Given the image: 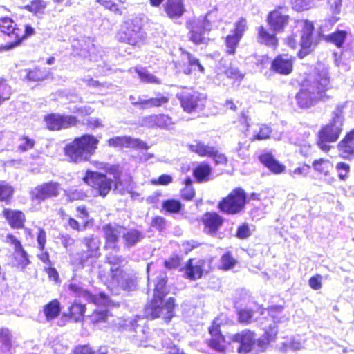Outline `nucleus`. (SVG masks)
Wrapping results in <instances>:
<instances>
[{"label": "nucleus", "instance_id": "obj_1", "mask_svg": "<svg viewBox=\"0 0 354 354\" xmlns=\"http://www.w3.org/2000/svg\"><path fill=\"white\" fill-rule=\"evenodd\" d=\"M328 70L323 65L315 68V72L304 82L295 96L297 105L302 109L309 108L317 102H326L333 97Z\"/></svg>", "mask_w": 354, "mask_h": 354}, {"label": "nucleus", "instance_id": "obj_2", "mask_svg": "<svg viewBox=\"0 0 354 354\" xmlns=\"http://www.w3.org/2000/svg\"><path fill=\"white\" fill-rule=\"evenodd\" d=\"M153 283V297L145 308V316L151 319L160 317L166 322H169L174 317L175 304L174 299L172 297H169L165 302L163 301L169 292L167 286V273L160 271Z\"/></svg>", "mask_w": 354, "mask_h": 354}, {"label": "nucleus", "instance_id": "obj_3", "mask_svg": "<svg viewBox=\"0 0 354 354\" xmlns=\"http://www.w3.org/2000/svg\"><path fill=\"white\" fill-rule=\"evenodd\" d=\"M346 102L337 104L332 112V120L329 124L319 132L317 145L324 151H328L330 146L328 143L335 142L339 137L344 124V109Z\"/></svg>", "mask_w": 354, "mask_h": 354}, {"label": "nucleus", "instance_id": "obj_4", "mask_svg": "<svg viewBox=\"0 0 354 354\" xmlns=\"http://www.w3.org/2000/svg\"><path fill=\"white\" fill-rule=\"evenodd\" d=\"M98 143L99 140L93 135L84 134L65 146V155L73 162L88 160L95 153Z\"/></svg>", "mask_w": 354, "mask_h": 354}, {"label": "nucleus", "instance_id": "obj_5", "mask_svg": "<svg viewBox=\"0 0 354 354\" xmlns=\"http://www.w3.org/2000/svg\"><path fill=\"white\" fill-rule=\"evenodd\" d=\"M82 244L86 248L71 257V263L77 269H82L91 266L100 256V239L94 235L84 237L80 240Z\"/></svg>", "mask_w": 354, "mask_h": 354}, {"label": "nucleus", "instance_id": "obj_6", "mask_svg": "<svg viewBox=\"0 0 354 354\" xmlns=\"http://www.w3.org/2000/svg\"><path fill=\"white\" fill-rule=\"evenodd\" d=\"M217 11H209L205 16L189 19L186 23L189 30V39L195 44H205L208 39L206 33L211 30V22L216 18Z\"/></svg>", "mask_w": 354, "mask_h": 354}, {"label": "nucleus", "instance_id": "obj_7", "mask_svg": "<svg viewBox=\"0 0 354 354\" xmlns=\"http://www.w3.org/2000/svg\"><path fill=\"white\" fill-rule=\"evenodd\" d=\"M302 30L298 41L297 35H292L286 39V44L292 48L296 49L298 46L300 50L298 52V56L302 59L310 54L316 46V42L313 37L314 26L309 21L301 22Z\"/></svg>", "mask_w": 354, "mask_h": 354}, {"label": "nucleus", "instance_id": "obj_8", "mask_svg": "<svg viewBox=\"0 0 354 354\" xmlns=\"http://www.w3.org/2000/svg\"><path fill=\"white\" fill-rule=\"evenodd\" d=\"M106 262L112 266L110 269L112 273V279L119 287L128 291L133 290L135 288L136 285L133 279L129 274L121 269L125 262L122 256L109 253L106 255Z\"/></svg>", "mask_w": 354, "mask_h": 354}, {"label": "nucleus", "instance_id": "obj_9", "mask_svg": "<svg viewBox=\"0 0 354 354\" xmlns=\"http://www.w3.org/2000/svg\"><path fill=\"white\" fill-rule=\"evenodd\" d=\"M247 195L242 188L234 189L218 204L221 212L227 214H238L243 212L246 204Z\"/></svg>", "mask_w": 354, "mask_h": 354}, {"label": "nucleus", "instance_id": "obj_10", "mask_svg": "<svg viewBox=\"0 0 354 354\" xmlns=\"http://www.w3.org/2000/svg\"><path fill=\"white\" fill-rule=\"evenodd\" d=\"M181 107L187 113L201 111L206 102V96L194 90H185L177 94Z\"/></svg>", "mask_w": 354, "mask_h": 354}, {"label": "nucleus", "instance_id": "obj_11", "mask_svg": "<svg viewBox=\"0 0 354 354\" xmlns=\"http://www.w3.org/2000/svg\"><path fill=\"white\" fill-rule=\"evenodd\" d=\"M83 180L103 197L106 196L112 188V180L102 173L88 171Z\"/></svg>", "mask_w": 354, "mask_h": 354}, {"label": "nucleus", "instance_id": "obj_12", "mask_svg": "<svg viewBox=\"0 0 354 354\" xmlns=\"http://www.w3.org/2000/svg\"><path fill=\"white\" fill-rule=\"evenodd\" d=\"M129 100L132 105L145 110L165 106L168 104L169 98L162 93H157L156 97L150 98H147L146 95H139L138 97L130 95Z\"/></svg>", "mask_w": 354, "mask_h": 354}, {"label": "nucleus", "instance_id": "obj_13", "mask_svg": "<svg viewBox=\"0 0 354 354\" xmlns=\"http://www.w3.org/2000/svg\"><path fill=\"white\" fill-rule=\"evenodd\" d=\"M68 289L74 296L83 298L97 306H107L109 304V298L104 293L100 292L98 295H93L76 283H70Z\"/></svg>", "mask_w": 354, "mask_h": 354}, {"label": "nucleus", "instance_id": "obj_14", "mask_svg": "<svg viewBox=\"0 0 354 354\" xmlns=\"http://www.w3.org/2000/svg\"><path fill=\"white\" fill-rule=\"evenodd\" d=\"M140 30L141 26L138 22L127 21L118 33V39L131 45H136L142 36Z\"/></svg>", "mask_w": 354, "mask_h": 354}, {"label": "nucleus", "instance_id": "obj_15", "mask_svg": "<svg viewBox=\"0 0 354 354\" xmlns=\"http://www.w3.org/2000/svg\"><path fill=\"white\" fill-rule=\"evenodd\" d=\"M47 127L50 130H59L76 125L77 118L73 115H62L51 113L45 118Z\"/></svg>", "mask_w": 354, "mask_h": 354}, {"label": "nucleus", "instance_id": "obj_16", "mask_svg": "<svg viewBox=\"0 0 354 354\" xmlns=\"http://www.w3.org/2000/svg\"><path fill=\"white\" fill-rule=\"evenodd\" d=\"M289 15L284 12V8H278L270 12L267 21L270 29L275 33L281 32L289 21Z\"/></svg>", "mask_w": 354, "mask_h": 354}, {"label": "nucleus", "instance_id": "obj_17", "mask_svg": "<svg viewBox=\"0 0 354 354\" xmlns=\"http://www.w3.org/2000/svg\"><path fill=\"white\" fill-rule=\"evenodd\" d=\"M102 230L106 240L105 247L119 251L118 243L120 236H122L123 227L115 223H109L104 225Z\"/></svg>", "mask_w": 354, "mask_h": 354}, {"label": "nucleus", "instance_id": "obj_18", "mask_svg": "<svg viewBox=\"0 0 354 354\" xmlns=\"http://www.w3.org/2000/svg\"><path fill=\"white\" fill-rule=\"evenodd\" d=\"M241 119L247 126L246 136H249L250 129L252 130V134L249 138L250 142L266 140L270 137L272 132L270 127L263 124H256L250 127L248 124V118L243 113H242Z\"/></svg>", "mask_w": 354, "mask_h": 354}, {"label": "nucleus", "instance_id": "obj_19", "mask_svg": "<svg viewBox=\"0 0 354 354\" xmlns=\"http://www.w3.org/2000/svg\"><path fill=\"white\" fill-rule=\"evenodd\" d=\"M234 342L239 344L237 351L240 354H245L250 352L255 342L254 333L249 330H244L234 335L232 337Z\"/></svg>", "mask_w": 354, "mask_h": 354}, {"label": "nucleus", "instance_id": "obj_20", "mask_svg": "<svg viewBox=\"0 0 354 354\" xmlns=\"http://www.w3.org/2000/svg\"><path fill=\"white\" fill-rule=\"evenodd\" d=\"M60 185L56 182H48L37 186L33 191L35 198L39 201H45L57 197L59 194Z\"/></svg>", "mask_w": 354, "mask_h": 354}, {"label": "nucleus", "instance_id": "obj_21", "mask_svg": "<svg viewBox=\"0 0 354 354\" xmlns=\"http://www.w3.org/2000/svg\"><path fill=\"white\" fill-rule=\"evenodd\" d=\"M201 221L205 225L204 232L214 236L222 226L223 218L216 212H207L203 216Z\"/></svg>", "mask_w": 354, "mask_h": 354}, {"label": "nucleus", "instance_id": "obj_22", "mask_svg": "<svg viewBox=\"0 0 354 354\" xmlns=\"http://www.w3.org/2000/svg\"><path fill=\"white\" fill-rule=\"evenodd\" d=\"M110 147H132L142 149H147L148 145L146 142L138 138H132L129 136H116L108 140Z\"/></svg>", "mask_w": 354, "mask_h": 354}, {"label": "nucleus", "instance_id": "obj_23", "mask_svg": "<svg viewBox=\"0 0 354 354\" xmlns=\"http://www.w3.org/2000/svg\"><path fill=\"white\" fill-rule=\"evenodd\" d=\"M143 324H145L144 317L136 315L124 319L123 328L126 330L135 332L136 334L133 335V339L136 341H141L145 333Z\"/></svg>", "mask_w": 354, "mask_h": 354}, {"label": "nucleus", "instance_id": "obj_24", "mask_svg": "<svg viewBox=\"0 0 354 354\" xmlns=\"http://www.w3.org/2000/svg\"><path fill=\"white\" fill-rule=\"evenodd\" d=\"M294 58L288 55H279L272 62L271 68L281 75H288L292 71Z\"/></svg>", "mask_w": 354, "mask_h": 354}, {"label": "nucleus", "instance_id": "obj_25", "mask_svg": "<svg viewBox=\"0 0 354 354\" xmlns=\"http://www.w3.org/2000/svg\"><path fill=\"white\" fill-rule=\"evenodd\" d=\"M20 31L15 29V21L8 17L0 19V38L8 41L7 44L10 41V38H19Z\"/></svg>", "mask_w": 354, "mask_h": 354}, {"label": "nucleus", "instance_id": "obj_26", "mask_svg": "<svg viewBox=\"0 0 354 354\" xmlns=\"http://www.w3.org/2000/svg\"><path fill=\"white\" fill-rule=\"evenodd\" d=\"M163 8L167 16L171 19L181 17L185 12L183 0H167Z\"/></svg>", "mask_w": 354, "mask_h": 354}, {"label": "nucleus", "instance_id": "obj_27", "mask_svg": "<svg viewBox=\"0 0 354 354\" xmlns=\"http://www.w3.org/2000/svg\"><path fill=\"white\" fill-rule=\"evenodd\" d=\"M145 238L143 232L135 228L127 229L123 227L122 240L124 247L131 248L136 245Z\"/></svg>", "mask_w": 354, "mask_h": 354}, {"label": "nucleus", "instance_id": "obj_28", "mask_svg": "<svg viewBox=\"0 0 354 354\" xmlns=\"http://www.w3.org/2000/svg\"><path fill=\"white\" fill-rule=\"evenodd\" d=\"M209 332L212 336L209 342V346L217 351H223L224 337L221 335L219 324H217L216 320H214L212 326L209 328Z\"/></svg>", "mask_w": 354, "mask_h": 354}, {"label": "nucleus", "instance_id": "obj_29", "mask_svg": "<svg viewBox=\"0 0 354 354\" xmlns=\"http://www.w3.org/2000/svg\"><path fill=\"white\" fill-rule=\"evenodd\" d=\"M3 215L12 228H21L24 227L25 216L22 212L4 209Z\"/></svg>", "mask_w": 354, "mask_h": 354}, {"label": "nucleus", "instance_id": "obj_30", "mask_svg": "<svg viewBox=\"0 0 354 354\" xmlns=\"http://www.w3.org/2000/svg\"><path fill=\"white\" fill-rule=\"evenodd\" d=\"M338 148L341 156L344 158L354 153V129L338 144Z\"/></svg>", "mask_w": 354, "mask_h": 354}, {"label": "nucleus", "instance_id": "obj_31", "mask_svg": "<svg viewBox=\"0 0 354 354\" xmlns=\"http://www.w3.org/2000/svg\"><path fill=\"white\" fill-rule=\"evenodd\" d=\"M15 29L20 31V36L19 38H10V41L8 44H6L3 47L6 50H10L13 48L19 46L21 41L26 38L30 37L35 34V29L30 25H26L25 30H23L17 26V24L15 22Z\"/></svg>", "mask_w": 354, "mask_h": 354}, {"label": "nucleus", "instance_id": "obj_32", "mask_svg": "<svg viewBox=\"0 0 354 354\" xmlns=\"http://www.w3.org/2000/svg\"><path fill=\"white\" fill-rule=\"evenodd\" d=\"M250 141L246 139L239 140L230 150L233 158L246 160L250 156Z\"/></svg>", "mask_w": 354, "mask_h": 354}, {"label": "nucleus", "instance_id": "obj_33", "mask_svg": "<svg viewBox=\"0 0 354 354\" xmlns=\"http://www.w3.org/2000/svg\"><path fill=\"white\" fill-rule=\"evenodd\" d=\"M212 169L205 162H201L193 169V176L198 183L207 182L211 180Z\"/></svg>", "mask_w": 354, "mask_h": 354}, {"label": "nucleus", "instance_id": "obj_34", "mask_svg": "<svg viewBox=\"0 0 354 354\" xmlns=\"http://www.w3.org/2000/svg\"><path fill=\"white\" fill-rule=\"evenodd\" d=\"M204 261H194L189 259L186 266L185 274L187 278L192 280H196L201 278L203 275V266Z\"/></svg>", "mask_w": 354, "mask_h": 354}, {"label": "nucleus", "instance_id": "obj_35", "mask_svg": "<svg viewBox=\"0 0 354 354\" xmlns=\"http://www.w3.org/2000/svg\"><path fill=\"white\" fill-rule=\"evenodd\" d=\"M261 163L275 174L283 171L285 167L276 160L270 153H265L259 157Z\"/></svg>", "mask_w": 354, "mask_h": 354}, {"label": "nucleus", "instance_id": "obj_36", "mask_svg": "<svg viewBox=\"0 0 354 354\" xmlns=\"http://www.w3.org/2000/svg\"><path fill=\"white\" fill-rule=\"evenodd\" d=\"M85 306L84 304L75 302L73 305H71L69 308V314L63 313L62 320L64 319H66L68 317L72 318L74 322H77L81 320L84 313L85 311Z\"/></svg>", "mask_w": 354, "mask_h": 354}, {"label": "nucleus", "instance_id": "obj_37", "mask_svg": "<svg viewBox=\"0 0 354 354\" xmlns=\"http://www.w3.org/2000/svg\"><path fill=\"white\" fill-rule=\"evenodd\" d=\"M60 311V303L57 299L52 300L44 307V313L48 322L55 319Z\"/></svg>", "mask_w": 354, "mask_h": 354}, {"label": "nucleus", "instance_id": "obj_38", "mask_svg": "<svg viewBox=\"0 0 354 354\" xmlns=\"http://www.w3.org/2000/svg\"><path fill=\"white\" fill-rule=\"evenodd\" d=\"M183 59L187 61L189 63V67L185 68L183 70V73L186 75H189L191 73L192 68L194 69L197 68L200 72L202 73H204L205 68L201 64L199 60L194 57L192 54H190L188 52H183Z\"/></svg>", "mask_w": 354, "mask_h": 354}, {"label": "nucleus", "instance_id": "obj_39", "mask_svg": "<svg viewBox=\"0 0 354 354\" xmlns=\"http://www.w3.org/2000/svg\"><path fill=\"white\" fill-rule=\"evenodd\" d=\"M258 41L271 47H275L277 45V39L275 35L270 33L263 26L259 28Z\"/></svg>", "mask_w": 354, "mask_h": 354}, {"label": "nucleus", "instance_id": "obj_40", "mask_svg": "<svg viewBox=\"0 0 354 354\" xmlns=\"http://www.w3.org/2000/svg\"><path fill=\"white\" fill-rule=\"evenodd\" d=\"M189 149L201 156L211 157L212 154L215 153V148L214 147L205 145L203 142L198 141L190 145Z\"/></svg>", "mask_w": 354, "mask_h": 354}, {"label": "nucleus", "instance_id": "obj_41", "mask_svg": "<svg viewBox=\"0 0 354 354\" xmlns=\"http://www.w3.org/2000/svg\"><path fill=\"white\" fill-rule=\"evenodd\" d=\"M13 258L16 261L15 266L21 268V270L25 269L30 263L28 254L23 247L14 251Z\"/></svg>", "mask_w": 354, "mask_h": 354}, {"label": "nucleus", "instance_id": "obj_42", "mask_svg": "<svg viewBox=\"0 0 354 354\" xmlns=\"http://www.w3.org/2000/svg\"><path fill=\"white\" fill-rule=\"evenodd\" d=\"M135 71L138 74L141 82L148 84H160V81L153 75L150 73L145 68L137 66Z\"/></svg>", "mask_w": 354, "mask_h": 354}, {"label": "nucleus", "instance_id": "obj_43", "mask_svg": "<svg viewBox=\"0 0 354 354\" xmlns=\"http://www.w3.org/2000/svg\"><path fill=\"white\" fill-rule=\"evenodd\" d=\"M13 193L14 189L9 183L4 180H0V202L8 204L12 198Z\"/></svg>", "mask_w": 354, "mask_h": 354}, {"label": "nucleus", "instance_id": "obj_44", "mask_svg": "<svg viewBox=\"0 0 354 354\" xmlns=\"http://www.w3.org/2000/svg\"><path fill=\"white\" fill-rule=\"evenodd\" d=\"M347 36V32L345 30H337L335 32L326 36V40L328 42L334 44L337 47L340 48Z\"/></svg>", "mask_w": 354, "mask_h": 354}, {"label": "nucleus", "instance_id": "obj_45", "mask_svg": "<svg viewBox=\"0 0 354 354\" xmlns=\"http://www.w3.org/2000/svg\"><path fill=\"white\" fill-rule=\"evenodd\" d=\"M162 209L169 214H178L183 207L180 201L176 199H167L162 203Z\"/></svg>", "mask_w": 354, "mask_h": 354}, {"label": "nucleus", "instance_id": "obj_46", "mask_svg": "<svg viewBox=\"0 0 354 354\" xmlns=\"http://www.w3.org/2000/svg\"><path fill=\"white\" fill-rule=\"evenodd\" d=\"M47 6V3L43 0H32L30 4L24 6V9L33 13L35 15H42Z\"/></svg>", "mask_w": 354, "mask_h": 354}, {"label": "nucleus", "instance_id": "obj_47", "mask_svg": "<svg viewBox=\"0 0 354 354\" xmlns=\"http://www.w3.org/2000/svg\"><path fill=\"white\" fill-rule=\"evenodd\" d=\"M313 166L317 171L324 174L325 176H328L330 170L333 168L332 163L325 159L315 160L313 162Z\"/></svg>", "mask_w": 354, "mask_h": 354}, {"label": "nucleus", "instance_id": "obj_48", "mask_svg": "<svg viewBox=\"0 0 354 354\" xmlns=\"http://www.w3.org/2000/svg\"><path fill=\"white\" fill-rule=\"evenodd\" d=\"M239 37L231 34L226 37L225 44L226 47V52L229 55H234L236 52V49L240 42Z\"/></svg>", "mask_w": 354, "mask_h": 354}, {"label": "nucleus", "instance_id": "obj_49", "mask_svg": "<svg viewBox=\"0 0 354 354\" xmlns=\"http://www.w3.org/2000/svg\"><path fill=\"white\" fill-rule=\"evenodd\" d=\"M107 353L106 347H100L97 351H95L88 346L84 345L75 347L72 354H107Z\"/></svg>", "mask_w": 354, "mask_h": 354}, {"label": "nucleus", "instance_id": "obj_50", "mask_svg": "<svg viewBox=\"0 0 354 354\" xmlns=\"http://www.w3.org/2000/svg\"><path fill=\"white\" fill-rule=\"evenodd\" d=\"M157 127L165 129H171L174 124L172 118L165 114L156 115Z\"/></svg>", "mask_w": 354, "mask_h": 354}, {"label": "nucleus", "instance_id": "obj_51", "mask_svg": "<svg viewBox=\"0 0 354 354\" xmlns=\"http://www.w3.org/2000/svg\"><path fill=\"white\" fill-rule=\"evenodd\" d=\"M283 307L281 306H273L269 309V313L271 315L274 324L286 322L288 321V317L285 315H279V314L281 313Z\"/></svg>", "mask_w": 354, "mask_h": 354}, {"label": "nucleus", "instance_id": "obj_52", "mask_svg": "<svg viewBox=\"0 0 354 354\" xmlns=\"http://www.w3.org/2000/svg\"><path fill=\"white\" fill-rule=\"evenodd\" d=\"M293 8L297 11L308 10L315 6V0H293Z\"/></svg>", "mask_w": 354, "mask_h": 354}, {"label": "nucleus", "instance_id": "obj_53", "mask_svg": "<svg viewBox=\"0 0 354 354\" xmlns=\"http://www.w3.org/2000/svg\"><path fill=\"white\" fill-rule=\"evenodd\" d=\"M239 322L241 324H248L251 322L254 312L250 309L243 308L237 312Z\"/></svg>", "mask_w": 354, "mask_h": 354}, {"label": "nucleus", "instance_id": "obj_54", "mask_svg": "<svg viewBox=\"0 0 354 354\" xmlns=\"http://www.w3.org/2000/svg\"><path fill=\"white\" fill-rule=\"evenodd\" d=\"M108 313L109 310L106 309L95 310L93 314L90 316L91 320L94 324L105 322L108 317Z\"/></svg>", "mask_w": 354, "mask_h": 354}, {"label": "nucleus", "instance_id": "obj_55", "mask_svg": "<svg viewBox=\"0 0 354 354\" xmlns=\"http://www.w3.org/2000/svg\"><path fill=\"white\" fill-rule=\"evenodd\" d=\"M11 95L10 86L6 83V80H0V104L10 98Z\"/></svg>", "mask_w": 354, "mask_h": 354}, {"label": "nucleus", "instance_id": "obj_56", "mask_svg": "<svg viewBox=\"0 0 354 354\" xmlns=\"http://www.w3.org/2000/svg\"><path fill=\"white\" fill-rule=\"evenodd\" d=\"M20 143L18 146V149L21 152H25L33 148L35 145V140L28 136H22L19 139Z\"/></svg>", "mask_w": 354, "mask_h": 354}, {"label": "nucleus", "instance_id": "obj_57", "mask_svg": "<svg viewBox=\"0 0 354 354\" xmlns=\"http://www.w3.org/2000/svg\"><path fill=\"white\" fill-rule=\"evenodd\" d=\"M246 29L247 21L242 18L235 24V28L232 34L241 39Z\"/></svg>", "mask_w": 354, "mask_h": 354}, {"label": "nucleus", "instance_id": "obj_58", "mask_svg": "<svg viewBox=\"0 0 354 354\" xmlns=\"http://www.w3.org/2000/svg\"><path fill=\"white\" fill-rule=\"evenodd\" d=\"M340 180H344L350 171V166L345 162H338L335 167Z\"/></svg>", "mask_w": 354, "mask_h": 354}, {"label": "nucleus", "instance_id": "obj_59", "mask_svg": "<svg viewBox=\"0 0 354 354\" xmlns=\"http://www.w3.org/2000/svg\"><path fill=\"white\" fill-rule=\"evenodd\" d=\"M236 262V260L229 252L224 254L221 257L222 267L224 270L232 268L235 265Z\"/></svg>", "mask_w": 354, "mask_h": 354}, {"label": "nucleus", "instance_id": "obj_60", "mask_svg": "<svg viewBox=\"0 0 354 354\" xmlns=\"http://www.w3.org/2000/svg\"><path fill=\"white\" fill-rule=\"evenodd\" d=\"M140 124L141 126L148 128L157 127L156 115H151L142 117L140 120Z\"/></svg>", "mask_w": 354, "mask_h": 354}, {"label": "nucleus", "instance_id": "obj_61", "mask_svg": "<svg viewBox=\"0 0 354 354\" xmlns=\"http://www.w3.org/2000/svg\"><path fill=\"white\" fill-rule=\"evenodd\" d=\"M223 72L229 78H243L241 73L239 71L237 67L230 65L228 67L225 68Z\"/></svg>", "mask_w": 354, "mask_h": 354}, {"label": "nucleus", "instance_id": "obj_62", "mask_svg": "<svg viewBox=\"0 0 354 354\" xmlns=\"http://www.w3.org/2000/svg\"><path fill=\"white\" fill-rule=\"evenodd\" d=\"M0 342L8 348L11 347V335L8 329L0 330Z\"/></svg>", "mask_w": 354, "mask_h": 354}, {"label": "nucleus", "instance_id": "obj_63", "mask_svg": "<svg viewBox=\"0 0 354 354\" xmlns=\"http://www.w3.org/2000/svg\"><path fill=\"white\" fill-rule=\"evenodd\" d=\"M236 236L239 239H247L251 235L250 230L248 224L243 223L236 230Z\"/></svg>", "mask_w": 354, "mask_h": 354}, {"label": "nucleus", "instance_id": "obj_64", "mask_svg": "<svg viewBox=\"0 0 354 354\" xmlns=\"http://www.w3.org/2000/svg\"><path fill=\"white\" fill-rule=\"evenodd\" d=\"M322 277L317 274L309 279L308 284L312 289L317 290L322 288Z\"/></svg>", "mask_w": 354, "mask_h": 354}]
</instances>
